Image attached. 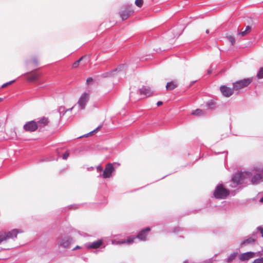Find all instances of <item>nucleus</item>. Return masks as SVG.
I'll use <instances>...</instances> for the list:
<instances>
[{"instance_id": "35", "label": "nucleus", "mask_w": 263, "mask_h": 263, "mask_svg": "<svg viewBox=\"0 0 263 263\" xmlns=\"http://www.w3.org/2000/svg\"><path fill=\"white\" fill-rule=\"evenodd\" d=\"M93 82V79L92 78H88L86 80V83L87 84Z\"/></svg>"}, {"instance_id": "3", "label": "nucleus", "mask_w": 263, "mask_h": 263, "mask_svg": "<svg viewBox=\"0 0 263 263\" xmlns=\"http://www.w3.org/2000/svg\"><path fill=\"white\" fill-rule=\"evenodd\" d=\"M252 82V78L245 79L238 81L233 84V89L236 91L239 90L247 87Z\"/></svg>"}, {"instance_id": "5", "label": "nucleus", "mask_w": 263, "mask_h": 263, "mask_svg": "<svg viewBox=\"0 0 263 263\" xmlns=\"http://www.w3.org/2000/svg\"><path fill=\"white\" fill-rule=\"evenodd\" d=\"M115 171V168L113 164L110 163H107L105 167L103 173L102 174V177L103 178H108L111 176L112 173Z\"/></svg>"}, {"instance_id": "42", "label": "nucleus", "mask_w": 263, "mask_h": 263, "mask_svg": "<svg viewBox=\"0 0 263 263\" xmlns=\"http://www.w3.org/2000/svg\"><path fill=\"white\" fill-rule=\"evenodd\" d=\"M259 201H260V202H263V197H262L261 198H260V200H259Z\"/></svg>"}, {"instance_id": "14", "label": "nucleus", "mask_w": 263, "mask_h": 263, "mask_svg": "<svg viewBox=\"0 0 263 263\" xmlns=\"http://www.w3.org/2000/svg\"><path fill=\"white\" fill-rule=\"evenodd\" d=\"M134 11L129 9H126L120 13V16L123 20H126L129 16L133 13Z\"/></svg>"}, {"instance_id": "39", "label": "nucleus", "mask_w": 263, "mask_h": 263, "mask_svg": "<svg viewBox=\"0 0 263 263\" xmlns=\"http://www.w3.org/2000/svg\"><path fill=\"white\" fill-rule=\"evenodd\" d=\"M162 104H163V103L162 101H158L157 103V105L158 106H160L162 105Z\"/></svg>"}, {"instance_id": "7", "label": "nucleus", "mask_w": 263, "mask_h": 263, "mask_svg": "<svg viewBox=\"0 0 263 263\" xmlns=\"http://www.w3.org/2000/svg\"><path fill=\"white\" fill-rule=\"evenodd\" d=\"M38 128L37 122L34 121L28 122L24 125L25 131L32 132L35 131Z\"/></svg>"}, {"instance_id": "18", "label": "nucleus", "mask_w": 263, "mask_h": 263, "mask_svg": "<svg viewBox=\"0 0 263 263\" xmlns=\"http://www.w3.org/2000/svg\"><path fill=\"white\" fill-rule=\"evenodd\" d=\"M102 240L101 239H100L88 245L87 246V248L88 249H98L102 245Z\"/></svg>"}, {"instance_id": "19", "label": "nucleus", "mask_w": 263, "mask_h": 263, "mask_svg": "<svg viewBox=\"0 0 263 263\" xmlns=\"http://www.w3.org/2000/svg\"><path fill=\"white\" fill-rule=\"evenodd\" d=\"M251 30H252L251 26L248 25L246 27V28H245V30H243V28L241 29V31L237 33V35L238 36H245L247 35V34H248L251 31Z\"/></svg>"}, {"instance_id": "36", "label": "nucleus", "mask_w": 263, "mask_h": 263, "mask_svg": "<svg viewBox=\"0 0 263 263\" xmlns=\"http://www.w3.org/2000/svg\"><path fill=\"white\" fill-rule=\"evenodd\" d=\"M257 229L260 231L261 236L263 237V229L261 227H258Z\"/></svg>"}, {"instance_id": "22", "label": "nucleus", "mask_w": 263, "mask_h": 263, "mask_svg": "<svg viewBox=\"0 0 263 263\" xmlns=\"http://www.w3.org/2000/svg\"><path fill=\"white\" fill-rule=\"evenodd\" d=\"M237 254H238V253H237V252L233 253L231 254H230V255L229 256V257L228 258V262H232L234 259H235V258L237 256Z\"/></svg>"}, {"instance_id": "21", "label": "nucleus", "mask_w": 263, "mask_h": 263, "mask_svg": "<svg viewBox=\"0 0 263 263\" xmlns=\"http://www.w3.org/2000/svg\"><path fill=\"white\" fill-rule=\"evenodd\" d=\"M262 181V177L259 174L254 176L252 179V182L253 183H258Z\"/></svg>"}, {"instance_id": "20", "label": "nucleus", "mask_w": 263, "mask_h": 263, "mask_svg": "<svg viewBox=\"0 0 263 263\" xmlns=\"http://www.w3.org/2000/svg\"><path fill=\"white\" fill-rule=\"evenodd\" d=\"M102 125H101L100 126H99L97 128H96L95 129H94L93 130L90 132V133H89L88 134H86V135H85L83 136H80V137H89V136H91L92 135H93L97 133L102 127Z\"/></svg>"}, {"instance_id": "43", "label": "nucleus", "mask_w": 263, "mask_h": 263, "mask_svg": "<svg viewBox=\"0 0 263 263\" xmlns=\"http://www.w3.org/2000/svg\"><path fill=\"white\" fill-rule=\"evenodd\" d=\"M206 33H209V30L208 29H207V30H206Z\"/></svg>"}, {"instance_id": "32", "label": "nucleus", "mask_w": 263, "mask_h": 263, "mask_svg": "<svg viewBox=\"0 0 263 263\" xmlns=\"http://www.w3.org/2000/svg\"><path fill=\"white\" fill-rule=\"evenodd\" d=\"M15 82V80H13V81H10L9 82H7L6 83H5L2 86V88H5L7 86H8V85L12 84L13 83H14Z\"/></svg>"}, {"instance_id": "11", "label": "nucleus", "mask_w": 263, "mask_h": 263, "mask_svg": "<svg viewBox=\"0 0 263 263\" xmlns=\"http://www.w3.org/2000/svg\"><path fill=\"white\" fill-rule=\"evenodd\" d=\"M27 79L29 81H34L37 80L41 76V74L36 72H31L27 73Z\"/></svg>"}, {"instance_id": "1", "label": "nucleus", "mask_w": 263, "mask_h": 263, "mask_svg": "<svg viewBox=\"0 0 263 263\" xmlns=\"http://www.w3.org/2000/svg\"><path fill=\"white\" fill-rule=\"evenodd\" d=\"M229 195V191L224 188L222 185H218L215 189L214 196L217 199H224Z\"/></svg>"}, {"instance_id": "31", "label": "nucleus", "mask_w": 263, "mask_h": 263, "mask_svg": "<svg viewBox=\"0 0 263 263\" xmlns=\"http://www.w3.org/2000/svg\"><path fill=\"white\" fill-rule=\"evenodd\" d=\"M252 263H263V257L255 259Z\"/></svg>"}, {"instance_id": "12", "label": "nucleus", "mask_w": 263, "mask_h": 263, "mask_svg": "<svg viewBox=\"0 0 263 263\" xmlns=\"http://www.w3.org/2000/svg\"><path fill=\"white\" fill-rule=\"evenodd\" d=\"M139 91L141 95H143L145 97H150L153 93V91L151 89L145 86H143L141 88Z\"/></svg>"}, {"instance_id": "17", "label": "nucleus", "mask_w": 263, "mask_h": 263, "mask_svg": "<svg viewBox=\"0 0 263 263\" xmlns=\"http://www.w3.org/2000/svg\"><path fill=\"white\" fill-rule=\"evenodd\" d=\"M256 242V239L252 237H249L246 239H245L240 243V247H243L247 245H253Z\"/></svg>"}, {"instance_id": "29", "label": "nucleus", "mask_w": 263, "mask_h": 263, "mask_svg": "<svg viewBox=\"0 0 263 263\" xmlns=\"http://www.w3.org/2000/svg\"><path fill=\"white\" fill-rule=\"evenodd\" d=\"M257 77L258 79H262L263 78V67L261 68L260 70H259Z\"/></svg>"}, {"instance_id": "13", "label": "nucleus", "mask_w": 263, "mask_h": 263, "mask_svg": "<svg viewBox=\"0 0 263 263\" xmlns=\"http://www.w3.org/2000/svg\"><path fill=\"white\" fill-rule=\"evenodd\" d=\"M49 123V119L48 118L43 117L37 121V124L38 127H39L40 128H43L45 127L46 126H47Z\"/></svg>"}, {"instance_id": "38", "label": "nucleus", "mask_w": 263, "mask_h": 263, "mask_svg": "<svg viewBox=\"0 0 263 263\" xmlns=\"http://www.w3.org/2000/svg\"><path fill=\"white\" fill-rule=\"evenodd\" d=\"M213 71V69L212 68H211L210 69H209L208 70V73L209 74H210Z\"/></svg>"}, {"instance_id": "16", "label": "nucleus", "mask_w": 263, "mask_h": 263, "mask_svg": "<svg viewBox=\"0 0 263 263\" xmlns=\"http://www.w3.org/2000/svg\"><path fill=\"white\" fill-rule=\"evenodd\" d=\"M72 239L70 237H65L61 239L60 246L64 248H68L69 245L72 242Z\"/></svg>"}, {"instance_id": "27", "label": "nucleus", "mask_w": 263, "mask_h": 263, "mask_svg": "<svg viewBox=\"0 0 263 263\" xmlns=\"http://www.w3.org/2000/svg\"><path fill=\"white\" fill-rule=\"evenodd\" d=\"M143 4V0H136L135 1V5L141 8Z\"/></svg>"}, {"instance_id": "34", "label": "nucleus", "mask_w": 263, "mask_h": 263, "mask_svg": "<svg viewBox=\"0 0 263 263\" xmlns=\"http://www.w3.org/2000/svg\"><path fill=\"white\" fill-rule=\"evenodd\" d=\"M69 154L68 152H66L63 155V158L64 159H67V158L69 157Z\"/></svg>"}, {"instance_id": "37", "label": "nucleus", "mask_w": 263, "mask_h": 263, "mask_svg": "<svg viewBox=\"0 0 263 263\" xmlns=\"http://www.w3.org/2000/svg\"><path fill=\"white\" fill-rule=\"evenodd\" d=\"M97 169L98 171H100V172H101L103 170L102 167L100 165L97 166Z\"/></svg>"}, {"instance_id": "8", "label": "nucleus", "mask_w": 263, "mask_h": 263, "mask_svg": "<svg viewBox=\"0 0 263 263\" xmlns=\"http://www.w3.org/2000/svg\"><path fill=\"white\" fill-rule=\"evenodd\" d=\"M255 257V253L252 252H248L239 255L238 258L241 261H247Z\"/></svg>"}, {"instance_id": "4", "label": "nucleus", "mask_w": 263, "mask_h": 263, "mask_svg": "<svg viewBox=\"0 0 263 263\" xmlns=\"http://www.w3.org/2000/svg\"><path fill=\"white\" fill-rule=\"evenodd\" d=\"M89 99V95L87 92L83 93L79 98L78 101V105L79 108L83 110L85 108L87 103Z\"/></svg>"}, {"instance_id": "9", "label": "nucleus", "mask_w": 263, "mask_h": 263, "mask_svg": "<svg viewBox=\"0 0 263 263\" xmlns=\"http://www.w3.org/2000/svg\"><path fill=\"white\" fill-rule=\"evenodd\" d=\"M220 90L222 94L226 97H229L232 95L234 91L233 88H231L226 86H221Z\"/></svg>"}, {"instance_id": "25", "label": "nucleus", "mask_w": 263, "mask_h": 263, "mask_svg": "<svg viewBox=\"0 0 263 263\" xmlns=\"http://www.w3.org/2000/svg\"><path fill=\"white\" fill-rule=\"evenodd\" d=\"M73 108H74V106L70 108L67 109L65 111H64V108L63 107H61L59 109V110H60V112H62L64 111V113L63 114V115H64L67 112L71 111Z\"/></svg>"}, {"instance_id": "41", "label": "nucleus", "mask_w": 263, "mask_h": 263, "mask_svg": "<svg viewBox=\"0 0 263 263\" xmlns=\"http://www.w3.org/2000/svg\"><path fill=\"white\" fill-rule=\"evenodd\" d=\"M79 248H80V247H79V246H77L76 248H74L73 249V250H76V249H79Z\"/></svg>"}, {"instance_id": "23", "label": "nucleus", "mask_w": 263, "mask_h": 263, "mask_svg": "<svg viewBox=\"0 0 263 263\" xmlns=\"http://www.w3.org/2000/svg\"><path fill=\"white\" fill-rule=\"evenodd\" d=\"M192 114L196 115L198 116H202L204 114H203V111L201 109H197L194 110V111H193Z\"/></svg>"}, {"instance_id": "24", "label": "nucleus", "mask_w": 263, "mask_h": 263, "mask_svg": "<svg viewBox=\"0 0 263 263\" xmlns=\"http://www.w3.org/2000/svg\"><path fill=\"white\" fill-rule=\"evenodd\" d=\"M84 57H81L78 60L74 62L72 64V67L74 68H77L80 64V62L83 60Z\"/></svg>"}, {"instance_id": "30", "label": "nucleus", "mask_w": 263, "mask_h": 263, "mask_svg": "<svg viewBox=\"0 0 263 263\" xmlns=\"http://www.w3.org/2000/svg\"><path fill=\"white\" fill-rule=\"evenodd\" d=\"M112 243L115 245H121V244L125 243L126 241H125V240L114 241H112Z\"/></svg>"}, {"instance_id": "10", "label": "nucleus", "mask_w": 263, "mask_h": 263, "mask_svg": "<svg viewBox=\"0 0 263 263\" xmlns=\"http://www.w3.org/2000/svg\"><path fill=\"white\" fill-rule=\"evenodd\" d=\"M150 231L151 228L149 227H147L142 230L137 235V238L142 241H145L146 240L147 233Z\"/></svg>"}, {"instance_id": "40", "label": "nucleus", "mask_w": 263, "mask_h": 263, "mask_svg": "<svg viewBox=\"0 0 263 263\" xmlns=\"http://www.w3.org/2000/svg\"><path fill=\"white\" fill-rule=\"evenodd\" d=\"M196 81L192 82L190 85V87L192 86L196 82Z\"/></svg>"}, {"instance_id": "28", "label": "nucleus", "mask_w": 263, "mask_h": 263, "mask_svg": "<svg viewBox=\"0 0 263 263\" xmlns=\"http://www.w3.org/2000/svg\"><path fill=\"white\" fill-rule=\"evenodd\" d=\"M135 239V237H134V236H129L127 238L126 242L128 243V244H130L131 243H133L134 242V240Z\"/></svg>"}, {"instance_id": "6", "label": "nucleus", "mask_w": 263, "mask_h": 263, "mask_svg": "<svg viewBox=\"0 0 263 263\" xmlns=\"http://www.w3.org/2000/svg\"><path fill=\"white\" fill-rule=\"evenodd\" d=\"M249 175V174L248 173H237L234 176L232 180L234 183L237 185L241 183L242 181Z\"/></svg>"}, {"instance_id": "33", "label": "nucleus", "mask_w": 263, "mask_h": 263, "mask_svg": "<svg viewBox=\"0 0 263 263\" xmlns=\"http://www.w3.org/2000/svg\"><path fill=\"white\" fill-rule=\"evenodd\" d=\"M32 64L35 65H37L39 63L38 60L36 58H33L31 62Z\"/></svg>"}, {"instance_id": "2", "label": "nucleus", "mask_w": 263, "mask_h": 263, "mask_svg": "<svg viewBox=\"0 0 263 263\" xmlns=\"http://www.w3.org/2000/svg\"><path fill=\"white\" fill-rule=\"evenodd\" d=\"M18 233V230L16 229H13L8 232H0V243L4 241L16 237Z\"/></svg>"}, {"instance_id": "26", "label": "nucleus", "mask_w": 263, "mask_h": 263, "mask_svg": "<svg viewBox=\"0 0 263 263\" xmlns=\"http://www.w3.org/2000/svg\"><path fill=\"white\" fill-rule=\"evenodd\" d=\"M229 41L231 43L232 45H234L235 43V37L232 35H229L227 37Z\"/></svg>"}, {"instance_id": "15", "label": "nucleus", "mask_w": 263, "mask_h": 263, "mask_svg": "<svg viewBox=\"0 0 263 263\" xmlns=\"http://www.w3.org/2000/svg\"><path fill=\"white\" fill-rule=\"evenodd\" d=\"M178 86V83L176 81H172L168 82L166 85V89L167 91L172 90L176 88Z\"/></svg>"}]
</instances>
